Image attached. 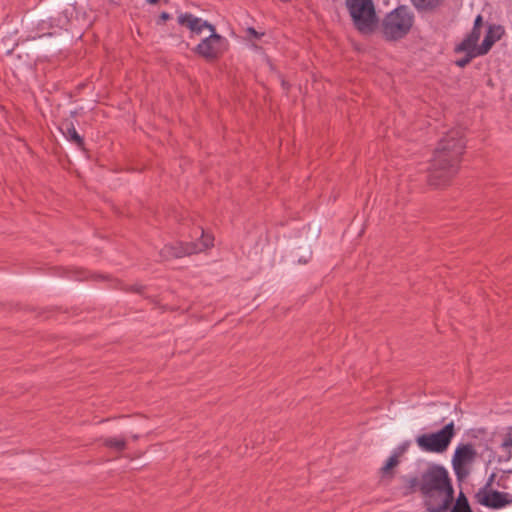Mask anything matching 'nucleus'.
<instances>
[{"label":"nucleus","instance_id":"nucleus-1","mask_svg":"<svg viewBox=\"0 0 512 512\" xmlns=\"http://www.w3.org/2000/svg\"><path fill=\"white\" fill-rule=\"evenodd\" d=\"M465 149L463 132L448 131L438 142L428 167L427 183L435 188L446 186L457 174Z\"/></svg>","mask_w":512,"mask_h":512},{"label":"nucleus","instance_id":"nucleus-2","mask_svg":"<svg viewBox=\"0 0 512 512\" xmlns=\"http://www.w3.org/2000/svg\"><path fill=\"white\" fill-rule=\"evenodd\" d=\"M420 493L425 512H447L454 500V486L448 470L431 464L422 473Z\"/></svg>","mask_w":512,"mask_h":512},{"label":"nucleus","instance_id":"nucleus-3","mask_svg":"<svg viewBox=\"0 0 512 512\" xmlns=\"http://www.w3.org/2000/svg\"><path fill=\"white\" fill-rule=\"evenodd\" d=\"M415 22V15L406 5H399L379 21L382 37L397 42L407 37Z\"/></svg>","mask_w":512,"mask_h":512},{"label":"nucleus","instance_id":"nucleus-4","mask_svg":"<svg viewBox=\"0 0 512 512\" xmlns=\"http://www.w3.org/2000/svg\"><path fill=\"white\" fill-rule=\"evenodd\" d=\"M346 8L354 28L361 35H372L379 27V17L373 0H346Z\"/></svg>","mask_w":512,"mask_h":512},{"label":"nucleus","instance_id":"nucleus-5","mask_svg":"<svg viewBox=\"0 0 512 512\" xmlns=\"http://www.w3.org/2000/svg\"><path fill=\"white\" fill-rule=\"evenodd\" d=\"M455 435V424L451 421L436 432L418 435L415 441L424 452L442 454L447 451Z\"/></svg>","mask_w":512,"mask_h":512},{"label":"nucleus","instance_id":"nucleus-6","mask_svg":"<svg viewBox=\"0 0 512 512\" xmlns=\"http://www.w3.org/2000/svg\"><path fill=\"white\" fill-rule=\"evenodd\" d=\"M201 233V241L199 242H175L165 245L160 250V256L163 260H171L190 256L204 251L205 249L213 246V237L205 234L202 228H199Z\"/></svg>","mask_w":512,"mask_h":512},{"label":"nucleus","instance_id":"nucleus-7","mask_svg":"<svg viewBox=\"0 0 512 512\" xmlns=\"http://www.w3.org/2000/svg\"><path fill=\"white\" fill-rule=\"evenodd\" d=\"M227 40L220 34L209 35L193 48V52L207 62L218 60L226 50Z\"/></svg>","mask_w":512,"mask_h":512},{"label":"nucleus","instance_id":"nucleus-8","mask_svg":"<svg viewBox=\"0 0 512 512\" xmlns=\"http://www.w3.org/2000/svg\"><path fill=\"white\" fill-rule=\"evenodd\" d=\"M477 452L472 444H459L452 458V467L458 481L466 479L470 473L468 465L474 462Z\"/></svg>","mask_w":512,"mask_h":512},{"label":"nucleus","instance_id":"nucleus-9","mask_svg":"<svg viewBox=\"0 0 512 512\" xmlns=\"http://www.w3.org/2000/svg\"><path fill=\"white\" fill-rule=\"evenodd\" d=\"M474 499L478 504L493 510L511 505V500H508L507 494L498 490L479 489L475 493Z\"/></svg>","mask_w":512,"mask_h":512},{"label":"nucleus","instance_id":"nucleus-10","mask_svg":"<svg viewBox=\"0 0 512 512\" xmlns=\"http://www.w3.org/2000/svg\"><path fill=\"white\" fill-rule=\"evenodd\" d=\"M504 34V28L501 25H490L485 37L479 45V51L482 55H486L496 41L500 40Z\"/></svg>","mask_w":512,"mask_h":512},{"label":"nucleus","instance_id":"nucleus-11","mask_svg":"<svg viewBox=\"0 0 512 512\" xmlns=\"http://www.w3.org/2000/svg\"><path fill=\"white\" fill-rule=\"evenodd\" d=\"M177 22L180 26L185 27L190 31L191 37L202 33L203 19L196 17L190 12L180 13L177 17Z\"/></svg>","mask_w":512,"mask_h":512},{"label":"nucleus","instance_id":"nucleus-12","mask_svg":"<svg viewBox=\"0 0 512 512\" xmlns=\"http://www.w3.org/2000/svg\"><path fill=\"white\" fill-rule=\"evenodd\" d=\"M59 129L67 140L74 143L79 149L85 150L84 138L76 131L74 123L71 120H64Z\"/></svg>","mask_w":512,"mask_h":512},{"label":"nucleus","instance_id":"nucleus-13","mask_svg":"<svg viewBox=\"0 0 512 512\" xmlns=\"http://www.w3.org/2000/svg\"><path fill=\"white\" fill-rule=\"evenodd\" d=\"M481 36V32L476 31V29H472L470 33L463 39L461 43L456 45L454 48L455 53H460L464 50H471L474 52L479 51V46L477 45Z\"/></svg>","mask_w":512,"mask_h":512},{"label":"nucleus","instance_id":"nucleus-14","mask_svg":"<svg viewBox=\"0 0 512 512\" xmlns=\"http://www.w3.org/2000/svg\"><path fill=\"white\" fill-rule=\"evenodd\" d=\"M413 7L419 13H434L445 2V0H410Z\"/></svg>","mask_w":512,"mask_h":512},{"label":"nucleus","instance_id":"nucleus-15","mask_svg":"<svg viewBox=\"0 0 512 512\" xmlns=\"http://www.w3.org/2000/svg\"><path fill=\"white\" fill-rule=\"evenodd\" d=\"M506 430L500 444L502 454L499 456V462H508L512 459V427H508Z\"/></svg>","mask_w":512,"mask_h":512},{"label":"nucleus","instance_id":"nucleus-16","mask_svg":"<svg viewBox=\"0 0 512 512\" xmlns=\"http://www.w3.org/2000/svg\"><path fill=\"white\" fill-rule=\"evenodd\" d=\"M400 463V459L397 458L396 455H391L380 469L381 477L383 479L391 480L394 478L395 472L394 469Z\"/></svg>","mask_w":512,"mask_h":512},{"label":"nucleus","instance_id":"nucleus-17","mask_svg":"<svg viewBox=\"0 0 512 512\" xmlns=\"http://www.w3.org/2000/svg\"><path fill=\"white\" fill-rule=\"evenodd\" d=\"M498 488L506 490L508 500H511L512 504V470L503 472L496 480Z\"/></svg>","mask_w":512,"mask_h":512},{"label":"nucleus","instance_id":"nucleus-18","mask_svg":"<svg viewBox=\"0 0 512 512\" xmlns=\"http://www.w3.org/2000/svg\"><path fill=\"white\" fill-rule=\"evenodd\" d=\"M403 480L405 481L404 495L407 496V495L415 493L416 491L420 492V487L422 484V476L420 478H418L417 476H413V477L404 476Z\"/></svg>","mask_w":512,"mask_h":512},{"label":"nucleus","instance_id":"nucleus-19","mask_svg":"<svg viewBox=\"0 0 512 512\" xmlns=\"http://www.w3.org/2000/svg\"><path fill=\"white\" fill-rule=\"evenodd\" d=\"M103 445L107 448L113 449L117 452H122L127 448L125 438L108 437L103 439Z\"/></svg>","mask_w":512,"mask_h":512},{"label":"nucleus","instance_id":"nucleus-20","mask_svg":"<svg viewBox=\"0 0 512 512\" xmlns=\"http://www.w3.org/2000/svg\"><path fill=\"white\" fill-rule=\"evenodd\" d=\"M465 56L456 60L455 64L460 68H465L471 61L477 56H483L480 52H474L471 50H464Z\"/></svg>","mask_w":512,"mask_h":512},{"label":"nucleus","instance_id":"nucleus-21","mask_svg":"<svg viewBox=\"0 0 512 512\" xmlns=\"http://www.w3.org/2000/svg\"><path fill=\"white\" fill-rule=\"evenodd\" d=\"M447 512H474L470 504L453 503Z\"/></svg>","mask_w":512,"mask_h":512},{"label":"nucleus","instance_id":"nucleus-22","mask_svg":"<svg viewBox=\"0 0 512 512\" xmlns=\"http://www.w3.org/2000/svg\"><path fill=\"white\" fill-rule=\"evenodd\" d=\"M410 446L409 441L401 443L397 448L394 449L392 455H396L398 459L408 450Z\"/></svg>","mask_w":512,"mask_h":512},{"label":"nucleus","instance_id":"nucleus-23","mask_svg":"<svg viewBox=\"0 0 512 512\" xmlns=\"http://www.w3.org/2000/svg\"><path fill=\"white\" fill-rule=\"evenodd\" d=\"M453 503H455V504H470L469 500H468V497L466 496V494L462 490L458 493L457 496L454 495V500L451 503V505Z\"/></svg>","mask_w":512,"mask_h":512},{"label":"nucleus","instance_id":"nucleus-24","mask_svg":"<svg viewBox=\"0 0 512 512\" xmlns=\"http://www.w3.org/2000/svg\"><path fill=\"white\" fill-rule=\"evenodd\" d=\"M246 33H247V35H248V36H250V37H252V38H254V39H257V40L261 39V37L264 35V33H263V32H258V31H257L255 28H253V27H248V28L246 29Z\"/></svg>","mask_w":512,"mask_h":512},{"label":"nucleus","instance_id":"nucleus-25","mask_svg":"<svg viewBox=\"0 0 512 512\" xmlns=\"http://www.w3.org/2000/svg\"><path fill=\"white\" fill-rule=\"evenodd\" d=\"M496 479V474L495 473H492L489 478L487 479L486 483L484 484V486H482L480 489H485V490H494L492 488V485H493V482L495 481Z\"/></svg>","mask_w":512,"mask_h":512},{"label":"nucleus","instance_id":"nucleus-26","mask_svg":"<svg viewBox=\"0 0 512 512\" xmlns=\"http://www.w3.org/2000/svg\"><path fill=\"white\" fill-rule=\"evenodd\" d=\"M73 275L72 277L76 280L82 281L88 278V273L86 271H73L71 272Z\"/></svg>","mask_w":512,"mask_h":512},{"label":"nucleus","instance_id":"nucleus-27","mask_svg":"<svg viewBox=\"0 0 512 512\" xmlns=\"http://www.w3.org/2000/svg\"><path fill=\"white\" fill-rule=\"evenodd\" d=\"M483 26V17L481 15H477L474 20V25L472 29H476V31L481 32V28Z\"/></svg>","mask_w":512,"mask_h":512},{"label":"nucleus","instance_id":"nucleus-28","mask_svg":"<svg viewBox=\"0 0 512 512\" xmlns=\"http://www.w3.org/2000/svg\"><path fill=\"white\" fill-rule=\"evenodd\" d=\"M169 19H171V15L168 12L163 11L160 13V15L158 17L157 24L158 25L164 24Z\"/></svg>","mask_w":512,"mask_h":512},{"label":"nucleus","instance_id":"nucleus-29","mask_svg":"<svg viewBox=\"0 0 512 512\" xmlns=\"http://www.w3.org/2000/svg\"><path fill=\"white\" fill-rule=\"evenodd\" d=\"M203 29H208L211 34L210 35H214V34H217L216 33V29H215V26L213 24H211L210 22H208L207 20H203V23H202V30Z\"/></svg>","mask_w":512,"mask_h":512},{"label":"nucleus","instance_id":"nucleus-30","mask_svg":"<svg viewBox=\"0 0 512 512\" xmlns=\"http://www.w3.org/2000/svg\"><path fill=\"white\" fill-rule=\"evenodd\" d=\"M144 289H145V287L142 285H132L129 287V289H127V291L142 294L144 292Z\"/></svg>","mask_w":512,"mask_h":512},{"label":"nucleus","instance_id":"nucleus-31","mask_svg":"<svg viewBox=\"0 0 512 512\" xmlns=\"http://www.w3.org/2000/svg\"><path fill=\"white\" fill-rule=\"evenodd\" d=\"M51 28L53 27L52 23H47L46 21H42L40 24H39V29L40 30H44L45 28Z\"/></svg>","mask_w":512,"mask_h":512},{"label":"nucleus","instance_id":"nucleus-32","mask_svg":"<svg viewBox=\"0 0 512 512\" xmlns=\"http://www.w3.org/2000/svg\"><path fill=\"white\" fill-rule=\"evenodd\" d=\"M311 254H312V253L310 252V253H309V257H308V258H302V257H301V258H299V259H298V263H300V264H306V263H308L309 259L311 258Z\"/></svg>","mask_w":512,"mask_h":512},{"label":"nucleus","instance_id":"nucleus-33","mask_svg":"<svg viewBox=\"0 0 512 512\" xmlns=\"http://www.w3.org/2000/svg\"><path fill=\"white\" fill-rule=\"evenodd\" d=\"M282 87L285 89V90H288L289 87H290V84L285 81V80H282V83H281Z\"/></svg>","mask_w":512,"mask_h":512},{"label":"nucleus","instance_id":"nucleus-34","mask_svg":"<svg viewBox=\"0 0 512 512\" xmlns=\"http://www.w3.org/2000/svg\"><path fill=\"white\" fill-rule=\"evenodd\" d=\"M470 432L472 434V437H477L476 430L472 429V430H470ZM477 432H484V429H479V430H477Z\"/></svg>","mask_w":512,"mask_h":512},{"label":"nucleus","instance_id":"nucleus-35","mask_svg":"<svg viewBox=\"0 0 512 512\" xmlns=\"http://www.w3.org/2000/svg\"><path fill=\"white\" fill-rule=\"evenodd\" d=\"M149 4L155 5L159 3L160 0H146Z\"/></svg>","mask_w":512,"mask_h":512},{"label":"nucleus","instance_id":"nucleus-36","mask_svg":"<svg viewBox=\"0 0 512 512\" xmlns=\"http://www.w3.org/2000/svg\"><path fill=\"white\" fill-rule=\"evenodd\" d=\"M42 35H48V36H51V35H52V33H50V32H44V33H42V34H39V35H38V37H40V36H42Z\"/></svg>","mask_w":512,"mask_h":512}]
</instances>
